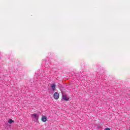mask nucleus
<instances>
[{
  "label": "nucleus",
  "instance_id": "nucleus-1",
  "mask_svg": "<svg viewBox=\"0 0 130 130\" xmlns=\"http://www.w3.org/2000/svg\"><path fill=\"white\" fill-rule=\"evenodd\" d=\"M31 117L33 119H36V121H38V117H39V115L38 114L35 113L31 115Z\"/></svg>",
  "mask_w": 130,
  "mask_h": 130
},
{
  "label": "nucleus",
  "instance_id": "nucleus-2",
  "mask_svg": "<svg viewBox=\"0 0 130 130\" xmlns=\"http://www.w3.org/2000/svg\"><path fill=\"white\" fill-rule=\"evenodd\" d=\"M53 97L54 99H56V100L58 99V98H59V93H58V92H55L54 94H53Z\"/></svg>",
  "mask_w": 130,
  "mask_h": 130
},
{
  "label": "nucleus",
  "instance_id": "nucleus-3",
  "mask_svg": "<svg viewBox=\"0 0 130 130\" xmlns=\"http://www.w3.org/2000/svg\"><path fill=\"white\" fill-rule=\"evenodd\" d=\"M11 124H10V123H9V122H8L6 124V126H5L6 129H9L11 127Z\"/></svg>",
  "mask_w": 130,
  "mask_h": 130
},
{
  "label": "nucleus",
  "instance_id": "nucleus-4",
  "mask_svg": "<svg viewBox=\"0 0 130 130\" xmlns=\"http://www.w3.org/2000/svg\"><path fill=\"white\" fill-rule=\"evenodd\" d=\"M47 120V117L45 116H42V121H43V122H46Z\"/></svg>",
  "mask_w": 130,
  "mask_h": 130
},
{
  "label": "nucleus",
  "instance_id": "nucleus-5",
  "mask_svg": "<svg viewBox=\"0 0 130 130\" xmlns=\"http://www.w3.org/2000/svg\"><path fill=\"white\" fill-rule=\"evenodd\" d=\"M62 98H63V100H64V101H69V100H70V99H69V98H68V96H67V95H62Z\"/></svg>",
  "mask_w": 130,
  "mask_h": 130
},
{
  "label": "nucleus",
  "instance_id": "nucleus-6",
  "mask_svg": "<svg viewBox=\"0 0 130 130\" xmlns=\"http://www.w3.org/2000/svg\"><path fill=\"white\" fill-rule=\"evenodd\" d=\"M51 87L52 89V91H55V87H56L55 84H51Z\"/></svg>",
  "mask_w": 130,
  "mask_h": 130
},
{
  "label": "nucleus",
  "instance_id": "nucleus-7",
  "mask_svg": "<svg viewBox=\"0 0 130 130\" xmlns=\"http://www.w3.org/2000/svg\"><path fill=\"white\" fill-rule=\"evenodd\" d=\"M12 122H14V121L12 119H9L8 123L12 124Z\"/></svg>",
  "mask_w": 130,
  "mask_h": 130
},
{
  "label": "nucleus",
  "instance_id": "nucleus-8",
  "mask_svg": "<svg viewBox=\"0 0 130 130\" xmlns=\"http://www.w3.org/2000/svg\"><path fill=\"white\" fill-rule=\"evenodd\" d=\"M105 130H110V129L108 127H107V128H105Z\"/></svg>",
  "mask_w": 130,
  "mask_h": 130
}]
</instances>
